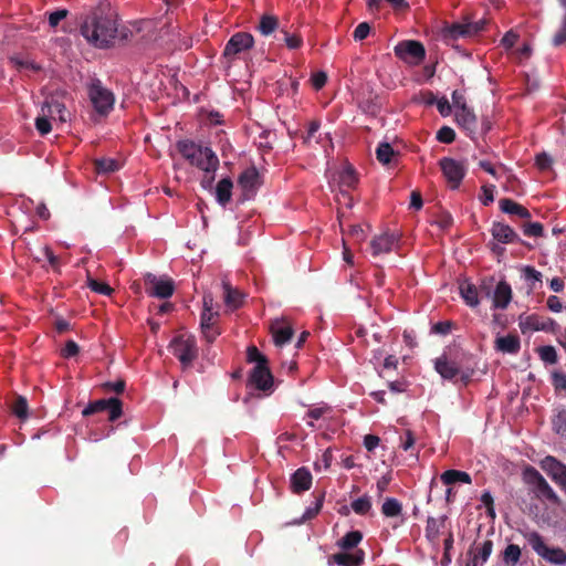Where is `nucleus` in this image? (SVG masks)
Listing matches in <instances>:
<instances>
[{
	"label": "nucleus",
	"mask_w": 566,
	"mask_h": 566,
	"mask_svg": "<svg viewBox=\"0 0 566 566\" xmlns=\"http://www.w3.org/2000/svg\"><path fill=\"white\" fill-rule=\"evenodd\" d=\"M80 31L90 44L105 49L116 39L117 19L112 13L96 9L82 17Z\"/></svg>",
	"instance_id": "1"
},
{
	"label": "nucleus",
	"mask_w": 566,
	"mask_h": 566,
	"mask_svg": "<svg viewBox=\"0 0 566 566\" xmlns=\"http://www.w3.org/2000/svg\"><path fill=\"white\" fill-rule=\"evenodd\" d=\"M220 296L222 303H216L212 294L203 295V312L201 318H213L221 315H231L243 306L247 294L240 289L233 286L228 280H222L220 284Z\"/></svg>",
	"instance_id": "2"
},
{
	"label": "nucleus",
	"mask_w": 566,
	"mask_h": 566,
	"mask_svg": "<svg viewBox=\"0 0 566 566\" xmlns=\"http://www.w3.org/2000/svg\"><path fill=\"white\" fill-rule=\"evenodd\" d=\"M146 283V293L151 297L165 300L160 305L151 307L149 305V312L154 315L170 314L174 310V305L167 300L172 296L176 285L171 277L167 275L156 276L155 274L147 273L144 275Z\"/></svg>",
	"instance_id": "3"
},
{
	"label": "nucleus",
	"mask_w": 566,
	"mask_h": 566,
	"mask_svg": "<svg viewBox=\"0 0 566 566\" xmlns=\"http://www.w3.org/2000/svg\"><path fill=\"white\" fill-rule=\"evenodd\" d=\"M177 150L191 166L200 170H217L219 159L216 153L208 146H202L190 139L179 140Z\"/></svg>",
	"instance_id": "4"
},
{
	"label": "nucleus",
	"mask_w": 566,
	"mask_h": 566,
	"mask_svg": "<svg viewBox=\"0 0 566 566\" xmlns=\"http://www.w3.org/2000/svg\"><path fill=\"white\" fill-rule=\"evenodd\" d=\"M247 361L255 364L249 375V384L261 391L272 390L274 378L269 367V360L256 346L247 349Z\"/></svg>",
	"instance_id": "5"
},
{
	"label": "nucleus",
	"mask_w": 566,
	"mask_h": 566,
	"mask_svg": "<svg viewBox=\"0 0 566 566\" xmlns=\"http://www.w3.org/2000/svg\"><path fill=\"white\" fill-rule=\"evenodd\" d=\"M59 119L61 123L67 120L65 104L59 96L51 95L41 106L40 114L35 118V128L40 135H46L52 129V120Z\"/></svg>",
	"instance_id": "6"
},
{
	"label": "nucleus",
	"mask_w": 566,
	"mask_h": 566,
	"mask_svg": "<svg viewBox=\"0 0 566 566\" xmlns=\"http://www.w3.org/2000/svg\"><path fill=\"white\" fill-rule=\"evenodd\" d=\"M523 537L532 549L545 562L553 565H566V552L560 547L547 546L544 537L538 532H524Z\"/></svg>",
	"instance_id": "7"
},
{
	"label": "nucleus",
	"mask_w": 566,
	"mask_h": 566,
	"mask_svg": "<svg viewBox=\"0 0 566 566\" xmlns=\"http://www.w3.org/2000/svg\"><path fill=\"white\" fill-rule=\"evenodd\" d=\"M170 349L180 361L182 368L190 367L198 357L196 337L188 333H181L174 337L170 343Z\"/></svg>",
	"instance_id": "8"
},
{
	"label": "nucleus",
	"mask_w": 566,
	"mask_h": 566,
	"mask_svg": "<svg viewBox=\"0 0 566 566\" xmlns=\"http://www.w3.org/2000/svg\"><path fill=\"white\" fill-rule=\"evenodd\" d=\"M494 279H484L481 282V291L488 297L492 298V307L495 310H505L512 301V287L502 280L493 287Z\"/></svg>",
	"instance_id": "9"
},
{
	"label": "nucleus",
	"mask_w": 566,
	"mask_h": 566,
	"mask_svg": "<svg viewBox=\"0 0 566 566\" xmlns=\"http://www.w3.org/2000/svg\"><path fill=\"white\" fill-rule=\"evenodd\" d=\"M88 97L99 115H107L114 107V94L106 88L101 80L93 78L88 85Z\"/></svg>",
	"instance_id": "10"
},
{
	"label": "nucleus",
	"mask_w": 566,
	"mask_h": 566,
	"mask_svg": "<svg viewBox=\"0 0 566 566\" xmlns=\"http://www.w3.org/2000/svg\"><path fill=\"white\" fill-rule=\"evenodd\" d=\"M439 167L449 187L452 190L458 189L467 174L464 163L454 158L443 157L439 160Z\"/></svg>",
	"instance_id": "11"
},
{
	"label": "nucleus",
	"mask_w": 566,
	"mask_h": 566,
	"mask_svg": "<svg viewBox=\"0 0 566 566\" xmlns=\"http://www.w3.org/2000/svg\"><path fill=\"white\" fill-rule=\"evenodd\" d=\"M108 412V420H117L123 412V403L118 398L99 399L90 402L82 411L84 417H90L99 412Z\"/></svg>",
	"instance_id": "12"
},
{
	"label": "nucleus",
	"mask_w": 566,
	"mask_h": 566,
	"mask_svg": "<svg viewBox=\"0 0 566 566\" xmlns=\"http://www.w3.org/2000/svg\"><path fill=\"white\" fill-rule=\"evenodd\" d=\"M254 45V38L249 32H237L227 42L223 50V57L229 62L233 61L240 53L251 50Z\"/></svg>",
	"instance_id": "13"
},
{
	"label": "nucleus",
	"mask_w": 566,
	"mask_h": 566,
	"mask_svg": "<svg viewBox=\"0 0 566 566\" xmlns=\"http://www.w3.org/2000/svg\"><path fill=\"white\" fill-rule=\"evenodd\" d=\"M394 51L396 56L410 64H418L426 56L424 46L415 40L399 42Z\"/></svg>",
	"instance_id": "14"
},
{
	"label": "nucleus",
	"mask_w": 566,
	"mask_h": 566,
	"mask_svg": "<svg viewBox=\"0 0 566 566\" xmlns=\"http://www.w3.org/2000/svg\"><path fill=\"white\" fill-rule=\"evenodd\" d=\"M238 185L243 191V200L251 199L261 186V177L258 169L253 166L244 169L238 178Z\"/></svg>",
	"instance_id": "15"
},
{
	"label": "nucleus",
	"mask_w": 566,
	"mask_h": 566,
	"mask_svg": "<svg viewBox=\"0 0 566 566\" xmlns=\"http://www.w3.org/2000/svg\"><path fill=\"white\" fill-rule=\"evenodd\" d=\"M399 243V235L394 232H382L370 241L374 256L391 252Z\"/></svg>",
	"instance_id": "16"
},
{
	"label": "nucleus",
	"mask_w": 566,
	"mask_h": 566,
	"mask_svg": "<svg viewBox=\"0 0 566 566\" xmlns=\"http://www.w3.org/2000/svg\"><path fill=\"white\" fill-rule=\"evenodd\" d=\"M544 469L552 480L566 493V464L554 457H546Z\"/></svg>",
	"instance_id": "17"
},
{
	"label": "nucleus",
	"mask_w": 566,
	"mask_h": 566,
	"mask_svg": "<svg viewBox=\"0 0 566 566\" xmlns=\"http://www.w3.org/2000/svg\"><path fill=\"white\" fill-rule=\"evenodd\" d=\"M491 235L494 241L501 244L521 243L518 234L509 224L503 222H493Z\"/></svg>",
	"instance_id": "18"
},
{
	"label": "nucleus",
	"mask_w": 566,
	"mask_h": 566,
	"mask_svg": "<svg viewBox=\"0 0 566 566\" xmlns=\"http://www.w3.org/2000/svg\"><path fill=\"white\" fill-rule=\"evenodd\" d=\"M434 369L446 380H453L460 374L459 365L449 359L446 354H442L434 359Z\"/></svg>",
	"instance_id": "19"
},
{
	"label": "nucleus",
	"mask_w": 566,
	"mask_h": 566,
	"mask_svg": "<svg viewBox=\"0 0 566 566\" xmlns=\"http://www.w3.org/2000/svg\"><path fill=\"white\" fill-rule=\"evenodd\" d=\"M454 116L458 125L471 139H474L476 134L478 119L472 109L467 108L462 111H455Z\"/></svg>",
	"instance_id": "20"
},
{
	"label": "nucleus",
	"mask_w": 566,
	"mask_h": 566,
	"mask_svg": "<svg viewBox=\"0 0 566 566\" xmlns=\"http://www.w3.org/2000/svg\"><path fill=\"white\" fill-rule=\"evenodd\" d=\"M495 350L503 354L515 355L521 349V340L517 334H507L503 336H497L494 342Z\"/></svg>",
	"instance_id": "21"
},
{
	"label": "nucleus",
	"mask_w": 566,
	"mask_h": 566,
	"mask_svg": "<svg viewBox=\"0 0 566 566\" xmlns=\"http://www.w3.org/2000/svg\"><path fill=\"white\" fill-rule=\"evenodd\" d=\"M486 21L480 19L474 22L455 23L451 27L450 33L453 38L473 36L485 29Z\"/></svg>",
	"instance_id": "22"
},
{
	"label": "nucleus",
	"mask_w": 566,
	"mask_h": 566,
	"mask_svg": "<svg viewBox=\"0 0 566 566\" xmlns=\"http://www.w3.org/2000/svg\"><path fill=\"white\" fill-rule=\"evenodd\" d=\"M534 474L537 495L542 499L549 501L552 504L560 505V497L548 484V482L544 479V476L536 470H534Z\"/></svg>",
	"instance_id": "23"
},
{
	"label": "nucleus",
	"mask_w": 566,
	"mask_h": 566,
	"mask_svg": "<svg viewBox=\"0 0 566 566\" xmlns=\"http://www.w3.org/2000/svg\"><path fill=\"white\" fill-rule=\"evenodd\" d=\"M312 474L306 468L297 469L291 476V489L294 493H302L311 489Z\"/></svg>",
	"instance_id": "24"
},
{
	"label": "nucleus",
	"mask_w": 566,
	"mask_h": 566,
	"mask_svg": "<svg viewBox=\"0 0 566 566\" xmlns=\"http://www.w3.org/2000/svg\"><path fill=\"white\" fill-rule=\"evenodd\" d=\"M331 559L339 566H360L365 560V552L360 548L352 554L343 551L332 555Z\"/></svg>",
	"instance_id": "25"
},
{
	"label": "nucleus",
	"mask_w": 566,
	"mask_h": 566,
	"mask_svg": "<svg viewBox=\"0 0 566 566\" xmlns=\"http://www.w3.org/2000/svg\"><path fill=\"white\" fill-rule=\"evenodd\" d=\"M447 516L443 515L440 518L429 516L427 518L424 536L433 545H438L441 530L446 526Z\"/></svg>",
	"instance_id": "26"
},
{
	"label": "nucleus",
	"mask_w": 566,
	"mask_h": 566,
	"mask_svg": "<svg viewBox=\"0 0 566 566\" xmlns=\"http://www.w3.org/2000/svg\"><path fill=\"white\" fill-rule=\"evenodd\" d=\"M459 292L465 304L472 307L479 304V295L483 294L481 287L478 289L469 280H463L459 283Z\"/></svg>",
	"instance_id": "27"
},
{
	"label": "nucleus",
	"mask_w": 566,
	"mask_h": 566,
	"mask_svg": "<svg viewBox=\"0 0 566 566\" xmlns=\"http://www.w3.org/2000/svg\"><path fill=\"white\" fill-rule=\"evenodd\" d=\"M493 549L491 539L484 541L474 548L473 556L468 560L467 566H482L490 557Z\"/></svg>",
	"instance_id": "28"
},
{
	"label": "nucleus",
	"mask_w": 566,
	"mask_h": 566,
	"mask_svg": "<svg viewBox=\"0 0 566 566\" xmlns=\"http://www.w3.org/2000/svg\"><path fill=\"white\" fill-rule=\"evenodd\" d=\"M279 322L280 321H275L272 323L269 329L272 334L274 344L282 347L291 340L294 331L291 326H279Z\"/></svg>",
	"instance_id": "29"
},
{
	"label": "nucleus",
	"mask_w": 566,
	"mask_h": 566,
	"mask_svg": "<svg viewBox=\"0 0 566 566\" xmlns=\"http://www.w3.org/2000/svg\"><path fill=\"white\" fill-rule=\"evenodd\" d=\"M337 182L342 191L354 189L358 182L355 169L347 165L337 174Z\"/></svg>",
	"instance_id": "30"
},
{
	"label": "nucleus",
	"mask_w": 566,
	"mask_h": 566,
	"mask_svg": "<svg viewBox=\"0 0 566 566\" xmlns=\"http://www.w3.org/2000/svg\"><path fill=\"white\" fill-rule=\"evenodd\" d=\"M499 206L502 212L507 214H514L520 217L521 219H530L531 212L522 205L516 201L503 198L499 201Z\"/></svg>",
	"instance_id": "31"
},
{
	"label": "nucleus",
	"mask_w": 566,
	"mask_h": 566,
	"mask_svg": "<svg viewBox=\"0 0 566 566\" xmlns=\"http://www.w3.org/2000/svg\"><path fill=\"white\" fill-rule=\"evenodd\" d=\"M232 188L233 182L229 177L222 178L217 184V187L214 189L216 200L222 207H226L230 202L232 196Z\"/></svg>",
	"instance_id": "32"
},
{
	"label": "nucleus",
	"mask_w": 566,
	"mask_h": 566,
	"mask_svg": "<svg viewBox=\"0 0 566 566\" xmlns=\"http://www.w3.org/2000/svg\"><path fill=\"white\" fill-rule=\"evenodd\" d=\"M522 557V548L517 544L510 543L500 553L504 566H516Z\"/></svg>",
	"instance_id": "33"
},
{
	"label": "nucleus",
	"mask_w": 566,
	"mask_h": 566,
	"mask_svg": "<svg viewBox=\"0 0 566 566\" xmlns=\"http://www.w3.org/2000/svg\"><path fill=\"white\" fill-rule=\"evenodd\" d=\"M363 537L364 536L360 531H350L346 533L340 539H338L336 545L342 551L349 552L360 544Z\"/></svg>",
	"instance_id": "34"
},
{
	"label": "nucleus",
	"mask_w": 566,
	"mask_h": 566,
	"mask_svg": "<svg viewBox=\"0 0 566 566\" xmlns=\"http://www.w3.org/2000/svg\"><path fill=\"white\" fill-rule=\"evenodd\" d=\"M440 479H441L442 483L446 485H450V484H453L457 482H462L465 484L472 483V479L469 473H467L464 471L453 470V469L444 471L441 474Z\"/></svg>",
	"instance_id": "35"
},
{
	"label": "nucleus",
	"mask_w": 566,
	"mask_h": 566,
	"mask_svg": "<svg viewBox=\"0 0 566 566\" xmlns=\"http://www.w3.org/2000/svg\"><path fill=\"white\" fill-rule=\"evenodd\" d=\"M381 513L388 518L402 515V504L395 497H386L381 505Z\"/></svg>",
	"instance_id": "36"
},
{
	"label": "nucleus",
	"mask_w": 566,
	"mask_h": 566,
	"mask_svg": "<svg viewBox=\"0 0 566 566\" xmlns=\"http://www.w3.org/2000/svg\"><path fill=\"white\" fill-rule=\"evenodd\" d=\"M279 27V20L276 17L271 14H263L260 19V23L258 25V30L262 35H270L273 33Z\"/></svg>",
	"instance_id": "37"
},
{
	"label": "nucleus",
	"mask_w": 566,
	"mask_h": 566,
	"mask_svg": "<svg viewBox=\"0 0 566 566\" xmlns=\"http://www.w3.org/2000/svg\"><path fill=\"white\" fill-rule=\"evenodd\" d=\"M95 168L98 174H111L120 168V163L114 158H98L95 160Z\"/></svg>",
	"instance_id": "38"
},
{
	"label": "nucleus",
	"mask_w": 566,
	"mask_h": 566,
	"mask_svg": "<svg viewBox=\"0 0 566 566\" xmlns=\"http://www.w3.org/2000/svg\"><path fill=\"white\" fill-rule=\"evenodd\" d=\"M12 413L21 420L28 418V401L24 397L18 396L11 403Z\"/></svg>",
	"instance_id": "39"
},
{
	"label": "nucleus",
	"mask_w": 566,
	"mask_h": 566,
	"mask_svg": "<svg viewBox=\"0 0 566 566\" xmlns=\"http://www.w3.org/2000/svg\"><path fill=\"white\" fill-rule=\"evenodd\" d=\"M218 321H201L200 327L202 335L208 342H213L220 335V328L217 325Z\"/></svg>",
	"instance_id": "40"
},
{
	"label": "nucleus",
	"mask_w": 566,
	"mask_h": 566,
	"mask_svg": "<svg viewBox=\"0 0 566 566\" xmlns=\"http://www.w3.org/2000/svg\"><path fill=\"white\" fill-rule=\"evenodd\" d=\"M353 511L358 515H366L371 509V499L365 494L350 504Z\"/></svg>",
	"instance_id": "41"
},
{
	"label": "nucleus",
	"mask_w": 566,
	"mask_h": 566,
	"mask_svg": "<svg viewBox=\"0 0 566 566\" xmlns=\"http://www.w3.org/2000/svg\"><path fill=\"white\" fill-rule=\"evenodd\" d=\"M313 495L315 496V502H314L313 506H310L306 509V511L303 515V520L314 518L319 513V511L323 506L324 499H325V492H319V493L314 492Z\"/></svg>",
	"instance_id": "42"
},
{
	"label": "nucleus",
	"mask_w": 566,
	"mask_h": 566,
	"mask_svg": "<svg viewBox=\"0 0 566 566\" xmlns=\"http://www.w3.org/2000/svg\"><path fill=\"white\" fill-rule=\"evenodd\" d=\"M394 155V148L389 143H380L376 149V157L384 165H388Z\"/></svg>",
	"instance_id": "43"
},
{
	"label": "nucleus",
	"mask_w": 566,
	"mask_h": 566,
	"mask_svg": "<svg viewBox=\"0 0 566 566\" xmlns=\"http://www.w3.org/2000/svg\"><path fill=\"white\" fill-rule=\"evenodd\" d=\"M523 275L531 289H534L536 283L542 282V273L531 265L523 268Z\"/></svg>",
	"instance_id": "44"
},
{
	"label": "nucleus",
	"mask_w": 566,
	"mask_h": 566,
	"mask_svg": "<svg viewBox=\"0 0 566 566\" xmlns=\"http://www.w3.org/2000/svg\"><path fill=\"white\" fill-rule=\"evenodd\" d=\"M87 286L95 293L102 295H111L113 289L105 282L98 281L94 277H87Z\"/></svg>",
	"instance_id": "45"
},
{
	"label": "nucleus",
	"mask_w": 566,
	"mask_h": 566,
	"mask_svg": "<svg viewBox=\"0 0 566 566\" xmlns=\"http://www.w3.org/2000/svg\"><path fill=\"white\" fill-rule=\"evenodd\" d=\"M321 127V122L317 119L311 120L308 123V127L306 130V134L303 136V143L306 145H310L312 140L315 138V142L317 144H321V138L316 137V133L318 132Z\"/></svg>",
	"instance_id": "46"
},
{
	"label": "nucleus",
	"mask_w": 566,
	"mask_h": 566,
	"mask_svg": "<svg viewBox=\"0 0 566 566\" xmlns=\"http://www.w3.org/2000/svg\"><path fill=\"white\" fill-rule=\"evenodd\" d=\"M553 427L556 433L566 438V409H562L553 419Z\"/></svg>",
	"instance_id": "47"
},
{
	"label": "nucleus",
	"mask_w": 566,
	"mask_h": 566,
	"mask_svg": "<svg viewBox=\"0 0 566 566\" xmlns=\"http://www.w3.org/2000/svg\"><path fill=\"white\" fill-rule=\"evenodd\" d=\"M538 355L541 359L546 364H556L557 363V352L553 346H542L538 348Z\"/></svg>",
	"instance_id": "48"
},
{
	"label": "nucleus",
	"mask_w": 566,
	"mask_h": 566,
	"mask_svg": "<svg viewBox=\"0 0 566 566\" xmlns=\"http://www.w3.org/2000/svg\"><path fill=\"white\" fill-rule=\"evenodd\" d=\"M284 34V43L290 50L300 49L303 45V38L298 33H290L282 31Z\"/></svg>",
	"instance_id": "49"
},
{
	"label": "nucleus",
	"mask_w": 566,
	"mask_h": 566,
	"mask_svg": "<svg viewBox=\"0 0 566 566\" xmlns=\"http://www.w3.org/2000/svg\"><path fill=\"white\" fill-rule=\"evenodd\" d=\"M524 235L538 238L544 233L543 224L539 222H528L522 226Z\"/></svg>",
	"instance_id": "50"
},
{
	"label": "nucleus",
	"mask_w": 566,
	"mask_h": 566,
	"mask_svg": "<svg viewBox=\"0 0 566 566\" xmlns=\"http://www.w3.org/2000/svg\"><path fill=\"white\" fill-rule=\"evenodd\" d=\"M494 185H484L481 187L480 201L483 206L488 207L494 201Z\"/></svg>",
	"instance_id": "51"
},
{
	"label": "nucleus",
	"mask_w": 566,
	"mask_h": 566,
	"mask_svg": "<svg viewBox=\"0 0 566 566\" xmlns=\"http://www.w3.org/2000/svg\"><path fill=\"white\" fill-rule=\"evenodd\" d=\"M454 328L452 321H438L431 327V332L441 336H446Z\"/></svg>",
	"instance_id": "52"
},
{
	"label": "nucleus",
	"mask_w": 566,
	"mask_h": 566,
	"mask_svg": "<svg viewBox=\"0 0 566 566\" xmlns=\"http://www.w3.org/2000/svg\"><path fill=\"white\" fill-rule=\"evenodd\" d=\"M481 502L486 509V515L492 520L495 518V510H494V499L489 491H484L481 495Z\"/></svg>",
	"instance_id": "53"
},
{
	"label": "nucleus",
	"mask_w": 566,
	"mask_h": 566,
	"mask_svg": "<svg viewBox=\"0 0 566 566\" xmlns=\"http://www.w3.org/2000/svg\"><path fill=\"white\" fill-rule=\"evenodd\" d=\"M437 139L443 144H451L455 139V132L449 126H442L437 133Z\"/></svg>",
	"instance_id": "54"
},
{
	"label": "nucleus",
	"mask_w": 566,
	"mask_h": 566,
	"mask_svg": "<svg viewBox=\"0 0 566 566\" xmlns=\"http://www.w3.org/2000/svg\"><path fill=\"white\" fill-rule=\"evenodd\" d=\"M520 34L514 30H509L501 39V45L505 50H511L517 42Z\"/></svg>",
	"instance_id": "55"
},
{
	"label": "nucleus",
	"mask_w": 566,
	"mask_h": 566,
	"mask_svg": "<svg viewBox=\"0 0 566 566\" xmlns=\"http://www.w3.org/2000/svg\"><path fill=\"white\" fill-rule=\"evenodd\" d=\"M126 382L124 379H117L116 381H106L102 384V388L106 392H116L120 394L125 390Z\"/></svg>",
	"instance_id": "56"
},
{
	"label": "nucleus",
	"mask_w": 566,
	"mask_h": 566,
	"mask_svg": "<svg viewBox=\"0 0 566 566\" xmlns=\"http://www.w3.org/2000/svg\"><path fill=\"white\" fill-rule=\"evenodd\" d=\"M78 353L80 346L72 339H69L61 349V356L66 359L76 356Z\"/></svg>",
	"instance_id": "57"
},
{
	"label": "nucleus",
	"mask_w": 566,
	"mask_h": 566,
	"mask_svg": "<svg viewBox=\"0 0 566 566\" xmlns=\"http://www.w3.org/2000/svg\"><path fill=\"white\" fill-rule=\"evenodd\" d=\"M553 160L546 153H541L535 157V166L541 171H546L552 167Z\"/></svg>",
	"instance_id": "58"
},
{
	"label": "nucleus",
	"mask_w": 566,
	"mask_h": 566,
	"mask_svg": "<svg viewBox=\"0 0 566 566\" xmlns=\"http://www.w3.org/2000/svg\"><path fill=\"white\" fill-rule=\"evenodd\" d=\"M370 33V25L367 22H360L354 30L353 36L355 41L365 40Z\"/></svg>",
	"instance_id": "59"
},
{
	"label": "nucleus",
	"mask_w": 566,
	"mask_h": 566,
	"mask_svg": "<svg viewBox=\"0 0 566 566\" xmlns=\"http://www.w3.org/2000/svg\"><path fill=\"white\" fill-rule=\"evenodd\" d=\"M552 385L556 391L566 390V374L562 371H554L552 374Z\"/></svg>",
	"instance_id": "60"
},
{
	"label": "nucleus",
	"mask_w": 566,
	"mask_h": 566,
	"mask_svg": "<svg viewBox=\"0 0 566 566\" xmlns=\"http://www.w3.org/2000/svg\"><path fill=\"white\" fill-rule=\"evenodd\" d=\"M452 104L455 111L469 108L467 105L464 93L458 90L452 92Z\"/></svg>",
	"instance_id": "61"
},
{
	"label": "nucleus",
	"mask_w": 566,
	"mask_h": 566,
	"mask_svg": "<svg viewBox=\"0 0 566 566\" xmlns=\"http://www.w3.org/2000/svg\"><path fill=\"white\" fill-rule=\"evenodd\" d=\"M326 82H327V75L323 71H318V72L314 73L311 77L312 86L316 91L323 88L325 86Z\"/></svg>",
	"instance_id": "62"
},
{
	"label": "nucleus",
	"mask_w": 566,
	"mask_h": 566,
	"mask_svg": "<svg viewBox=\"0 0 566 566\" xmlns=\"http://www.w3.org/2000/svg\"><path fill=\"white\" fill-rule=\"evenodd\" d=\"M67 10L66 9H60V10H56V11H53L49 14V24L50 27L52 28H55L59 25V23L66 18L67 15Z\"/></svg>",
	"instance_id": "63"
},
{
	"label": "nucleus",
	"mask_w": 566,
	"mask_h": 566,
	"mask_svg": "<svg viewBox=\"0 0 566 566\" xmlns=\"http://www.w3.org/2000/svg\"><path fill=\"white\" fill-rule=\"evenodd\" d=\"M205 172L201 181H200V185L203 189H207V190H211L212 189V185H213V181H214V178H216V171L217 170H202Z\"/></svg>",
	"instance_id": "64"
}]
</instances>
